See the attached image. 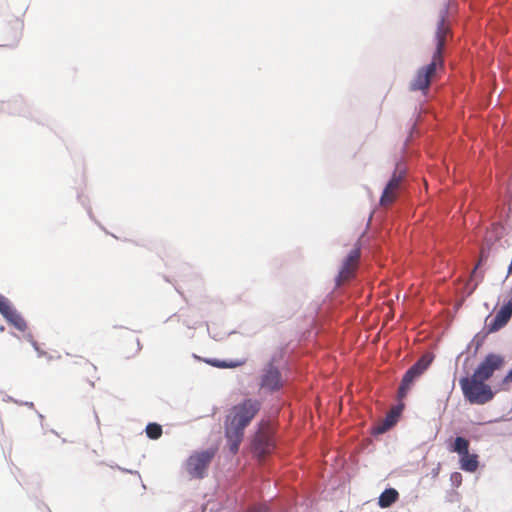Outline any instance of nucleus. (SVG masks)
Instances as JSON below:
<instances>
[{
	"label": "nucleus",
	"instance_id": "10",
	"mask_svg": "<svg viewBox=\"0 0 512 512\" xmlns=\"http://www.w3.org/2000/svg\"><path fill=\"white\" fill-rule=\"evenodd\" d=\"M0 314L17 330L21 332L26 331L27 323L25 319L12 306L11 302L3 295H0Z\"/></svg>",
	"mask_w": 512,
	"mask_h": 512
},
{
	"label": "nucleus",
	"instance_id": "22",
	"mask_svg": "<svg viewBox=\"0 0 512 512\" xmlns=\"http://www.w3.org/2000/svg\"><path fill=\"white\" fill-rule=\"evenodd\" d=\"M33 347L35 348L36 351H38L39 354H41L40 350H39V347L37 346V343L35 341H31Z\"/></svg>",
	"mask_w": 512,
	"mask_h": 512
},
{
	"label": "nucleus",
	"instance_id": "18",
	"mask_svg": "<svg viewBox=\"0 0 512 512\" xmlns=\"http://www.w3.org/2000/svg\"><path fill=\"white\" fill-rule=\"evenodd\" d=\"M451 481L456 485H460L462 482V475L459 472L452 473Z\"/></svg>",
	"mask_w": 512,
	"mask_h": 512
},
{
	"label": "nucleus",
	"instance_id": "4",
	"mask_svg": "<svg viewBox=\"0 0 512 512\" xmlns=\"http://www.w3.org/2000/svg\"><path fill=\"white\" fill-rule=\"evenodd\" d=\"M432 361V355L424 354L406 371L398 388V398L400 400L407 396L415 381L424 374V372L431 365Z\"/></svg>",
	"mask_w": 512,
	"mask_h": 512
},
{
	"label": "nucleus",
	"instance_id": "23",
	"mask_svg": "<svg viewBox=\"0 0 512 512\" xmlns=\"http://www.w3.org/2000/svg\"><path fill=\"white\" fill-rule=\"evenodd\" d=\"M88 380H89L90 384H92V385L94 384L93 380H91V379H88Z\"/></svg>",
	"mask_w": 512,
	"mask_h": 512
},
{
	"label": "nucleus",
	"instance_id": "8",
	"mask_svg": "<svg viewBox=\"0 0 512 512\" xmlns=\"http://www.w3.org/2000/svg\"><path fill=\"white\" fill-rule=\"evenodd\" d=\"M252 448L254 454L259 458L264 457L273 450L274 441L267 423L261 422L260 428L255 434Z\"/></svg>",
	"mask_w": 512,
	"mask_h": 512
},
{
	"label": "nucleus",
	"instance_id": "20",
	"mask_svg": "<svg viewBox=\"0 0 512 512\" xmlns=\"http://www.w3.org/2000/svg\"><path fill=\"white\" fill-rule=\"evenodd\" d=\"M85 369L87 372L96 373V367L94 365H92L91 363L85 362Z\"/></svg>",
	"mask_w": 512,
	"mask_h": 512
},
{
	"label": "nucleus",
	"instance_id": "19",
	"mask_svg": "<svg viewBox=\"0 0 512 512\" xmlns=\"http://www.w3.org/2000/svg\"><path fill=\"white\" fill-rule=\"evenodd\" d=\"M402 409H403V404L399 405L396 408H393L388 414L389 415H394V418L397 421V418L399 417Z\"/></svg>",
	"mask_w": 512,
	"mask_h": 512
},
{
	"label": "nucleus",
	"instance_id": "21",
	"mask_svg": "<svg viewBox=\"0 0 512 512\" xmlns=\"http://www.w3.org/2000/svg\"><path fill=\"white\" fill-rule=\"evenodd\" d=\"M512 382V369L508 372V374L503 379V384H509Z\"/></svg>",
	"mask_w": 512,
	"mask_h": 512
},
{
	"label": "nucleus",
	"instance_id": "16",
	"mask_svg": "<svg viewBox=\"0 0 512 512\" xmlns=\"http://www.w3.org/2000/svg\"><path fill=\"white\" fill-rule=\"evenodd\" d=\"M394 415L387 414L385 419L373 428L374 434H382L388 431L391 427L396 424Z\"/></svg>",
	"mask_w": 512,
	"mask_h": 512
},
{
	"label": "nucleus",
	"instance_id": "3",
	"mask_svg": "<svg viewBox=\"0 0 512 512\" xmlns=\"http://www.w3.org/2000/svg\"><path fill=\"white\" fill-rule=\"evenodd\" d=\"M262 403L258 399L246 398L229 410L225 419V436L229 449L233 454L238 452L243 440L244 431L261 410Z\"/></svg>",
	"mask_w": 512,
	"mask_h": 512
},
{
	"label": "nucleus",
	"instance_id": "17",
	"mask_svg": "<svg viewBox=\"0 0 512 512\" xmlns=\"http://www.w3.org/2000/svg\"><path fill=\"white\" fill-rule=\"evenodd\" d=\"M146 434L150 439L156 440L162 435V427L157 423H149L146 426Z\"/></svg>",
	"mask_w": 512,
	"mask_h": 512
},
{
	"label": "nucleus",
	"instance_id": "5",
	"mask_svg": "<svg viewBox=\"0 0 512 512\" xmlns=\"http://www.w3.org/2000/svg\"><path fill=\"white\" fill-rule=\"evenodd\" d=\"M216 453L217 448L215 447H210L202 451H195L186 461V470L188 474L193 478H204Z\"/></svg>",
	"mask_w": 512,
	"mask_h": 512
},
{
	"label": "nucleus",
	"instance_id": "12",
	"mask_svg": "<svg viewBox=\"0 0 512 512\" xmlns=\"http://www.w3.org/2000/svg\"><path fill=\"white\" fill-rule=\"evenodd\" d=\"M283 382L280 371L272 363L264 367L259 382L262 389L270 392L277 391L283 386Z\"/></svg>",
	"mask_w": 512,
	"mask_h": 512
},
{
	"label": "nucleus",
	"instance_id": "2",
	"mask_svg": "<svg viewBox=\"0 0 512 512\" xmlns=\"http://www.w3.org/2000/svg\"><path fill=\"white\" fill-rule=\"evenodd\" d=\"M504 359L500 355L488 354L473 374L462 377L459 385L464 399L472 405H485L493 400L495 392L486 383L494 372L501 369Z\"/></svg>",
	"mask_w": 512,
	"mask_h": 512
},
{
	"label": "nucleus",
	"instance_id": "1",
	"mask_svg": "<svg viewBox=\"0 0 512 512\" xmlns=\"http://www.w3.org/2000/svg\"><path fill=\"white\" fill-rule=\"evenodd\" d=\"M448 13L449 11L446 5L439 11L434 35L435 50L432 54L431 61L416 71L409 86L412 91H422L426 93L432 81L437 77L438 73L444 69L443 51L447 40L452 37Z\"/></svg>",
	"mask_w": 512,
	"mask_h": 512
},
{
	"label": "nucleus",
	"instance_id": "13",
	"mask_svg": "<svg viewBox=\"0 0 512 512\" xmlns=\"http://www.w3.org/2000/svg\"><path fill=\"white\" fill-rule=\"evenodd\" d=\"M399 498V493L394 488L385 489L379 496L378 504L381 508H388Z\"/></svg>",
	"mask_w": 512,
	"mask_h": 512
},
{
	"label": "nucleus",
	"instance_id": "15",
	"mask_svg": "<svg viewBox=\"0 0 512 512\" xmlns=\"http://www.w3.org/2000/svg\"><path fill=\"white\" fill-rule=\"evenodd\" d=\"M206 362L217 368H236L242 366L245 363V360L221 361L218 359H209L206 360Z\"/></svg>",
	"mask_w": 512,
	"mask_h": 512
},
{
	"label": "nucleus",
	"instance_id": "11",
	"mask_svg": "<svg viewBox=\"0 0 512 512\" xmlns=\"http://www.w3.org/2000/svg\"><path fill=\"white\" fill-rule=\"evenodd\" d=\"M0 314L17 330L21 332L26 331L27 323L25 319L12 306L11 302L3 295H0Z\"/></svg>",
	"mask_w": 512,
	"mask_h": 512
},
{
	"label": "nucleus",
	"instance_id": "7",
	"mask_svg": "<svg viewBox=\"0 0 512 512\" xmlns=\"http://www.w3.org/2000/svg\"><path fill=\"white\" fill-rule=\"evenodd\" d=\"M405 175V169L401 165L397 164L395 171L380 198V204L382 206H389L396 200Z\"/></svg>",
	"mask_w": 512,
	"mask_h": 512
},
{
	"label": "nucleus",
	"instance_id": "9",
	"mask_svg": "<svg viewBox=\"0 0 512 512\" xmlns=\"http://www.w3.org/2000/svg\"><path fill=\"white\" fill-rule=\"evenodd\" d=\"M361 255L360 246L357 244L348 254L346 259L343 262L341 270L337 276L336 282L337 285L340 286L346 281H349L355 276L356 270L358 268V263Z\"/></svg>",
	"mask_w": 512,
	"mask_h": 512
},
{
	"label": "nucleus",
	"instance_id": "6",
	"mask_svg": "<svg viewBox=\"0 0 512 512\" xmlns=\"http://www.w3.org/2000/svg\"><path fill=\"white\" fill-rule=\"evenodd\" d=\"M469 447V440L458 436L451 445L450 451L459 455V466L463 471L474 473L479 468V456L476 453H470Z\"/></svg>",
	"mask_w": 512,
	"mask_h": 512
},
{
	"label": "nucleus",
	"instance_id": "24",
	"mask_svg": "<svg viewBox=\"0 0 512 512\" xmlns=\"http://www.w3.org/2000/svg\"><path fill=\"white\" fill-rule=\"evenodd\" d=\"M0 331H4V327L3 326H0Z\"/></svg>",
	"mask_w": 512,
	"mask_h": 512
},
{
	"label": "nucleus",
	"instance_id": "14",
	"mask_svg": "<svg viewBox=\"0 0 512 512\" xmlns=\"http://www.w3.org/2000/svg\"><path fill=\"white\" fill-rule=\"evenodd\" d=\"M490 240L491 239L487 236L486 237V245L481 248L479 260L472 271L471 278L476 277L477 269L480 268L482 265H484L488 261V258L490 256L491 246L493 244L492 242L490 243Z\"/></svg>",
	"mask_w": 512,
	"mask_h": 512
}]
</instances>
